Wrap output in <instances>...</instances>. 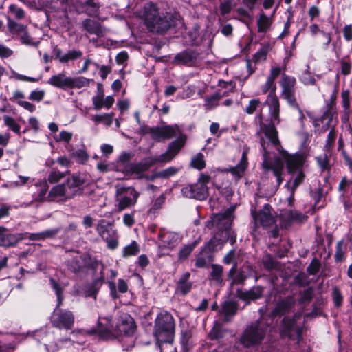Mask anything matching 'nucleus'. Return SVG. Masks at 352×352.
<instances>
[{
	"mask_svg": "<svg viewBox=\"0 0 352 352\" xmlns=\"http://www.w3.org/2000/svg\"><path fill=\"white\" fill-rule=\"evenodd\" d=\"M135 13L150 32L158 34H163L171 27L176 26L179 21V16L177 14L166 12L160 15L157 3L151 1L145 2Z\"/></svg>",
	"mask_w": 352,
	"mask_h": 352,
	"instance_id": "nucleus-1",
	"label": "nucleus"
},
{
	"mask_svg": "<svg viewBox=\"0 0 352 352\" xmlns=\"http://www.w3.org/2000/svg\"><path fill=\"white\" fill-rule=\"evenodd\" d=\"M87 181V176L85 174H72L64 183L52 187L49 192V197L52 199L60 198L61 200L72 199L82 193Z\"/></svg>",
	"mask_w": 352,
	"mask_h": 352,
	"instance_id": "nucleus-2",
	"label": "nucleus"
},
{
	"mask_svg": "<svg viewBox=\"0 0 352 352\" xmlns=\"http://www.w3.org/2000/svg\"><path fill=\"white\" fill-rule=\"evenodd\" d=\"M280 89V97L285 100L289 107L297 110L301 118H304L303 111L301 109L297 98L298 84L296 78L286 73L282 74L278 80Z\"/></svg>",
	"mask_w": 352,
	"mask_h": 352,
	"instance_id": "nucleus-3",
	"label": "nucleus"
},
{
	"mask_svg": "<svg viewBox=\"0 0 352 352\" xmlns=\"http://www.w3.org/2000/svg\"><path fill=\"white\" fill-rule=\"evenodd\" d=\"M175 331V321L173 316L166 311L158 314L154 328V335L159 343L173 342Z\"/></svg>",
	"mask_w": 352,
	"mask_h": 352,
	"instance_id": "nucleus-4",
	"label": "nucleus"
},
{
	"mask_svg": "<svg viewBox=\"0 0 352 352\" xmlns=\"http://www.w3.org/2000/svg\"><path fill=\"white\" fill-rule=\"evenodd\" d=\"M261 91L263 94H267L265 100L269 107V115H272L274 120L278 121V113L280 111L279 98L276 95V82L267 78L266 81L261 86Z\"/></svg>",
	"mask_w": 352,
	"mask_h": 352,
	"instance_id": "nucleus-5",
	"label": "nucleus"
},
{
	"mask_svg": "<svg viewBox=\"0 0 352 352\" xmlns=\"http://www.w3.org/2000/svg\"><path fill=\"white\" fill-rule=\"evenodd\" d=\"M140 193L133 186L117 187L116 201L118 211H122L135 206Z\"/></svg>",
	"mask_w": 352,
	"mask_h": 352,
	"instance_id": "nucleus-6",
	"label": "nucleus"
},
{
	"mask_svg": "<svg viewBox=\"0 0 352 352\" xmlns=\"http://www.w3.org/2000/svg\"><path fill=\"white\" fill-rule=\"evenodd\" d=\"M268 327L261 322H256L248 326L241 336V343L245 346L259 344L264 338Z\"/></svg>",
	"mask_w": 352,
	"mask_h": 352,
	"instance_id": "nucleus-7",
	"label": "nucleus"
},
{
	"mask_svg": "<svg viewBox=\"0 0 352 352\" xmlns=\"http://www.w3.org/2000/svg\"><path fill=\"white\" fill-rule=\"evenodd\" d=\"M137 330L134 318L128 313L119 311L116 319V339L133 336Z\"/></svg>",
	"mask_w": 352,
	"mask_h": 352,
	"instance_id": "nucleus-8",
	"label": "nucleus"
},
{
	"mask_svg": "<svg viewBox=\"0 0 352 352\" xmlns=\"http://www.w3.org/2000/svg\"><path fill=\"white\" fill-rule=\"evenodd\" d=\"M96 231L102 239L107 243V248L115 250L118 246V234L114 229V221L100 219L96 226Z\"/></svg>",
	"mask_w": 352,
	"mask_h": 352,
	"instance_id": "nucleus-9",
	"label": "nucleus"
},
{
	"mask_svg": "<svg viewBox=\"0 0 352 352\" xmlns=\"http://www.w3.org/2000/svg\"><path fill=\"white\" fill-rule=\"evenodd\" d=\"M91 333L96 334L100 338L105 340L116 339V324L111 315L100 316L96 327Z\"/></svg>",
	"mask_w": 352,
	"mask_h": 352,
	"instance_id": "nucleus-10",
	"label": "nucleus"
},
{
	"mask_svg": "<svg viewBox=\"0 0 352 352\" xmlns=\"http://www.w3.org/2000/svg\"><path fill=\"white\" fill-rule=\"evenodd\" d=\"M75 316L72 311L61 307H56L50 317L52 327L59 329L70 330L73 328Z\"/></svg>",
	"mask_w": 352,
	"mask_h": 352,
	"instance_id": "nucleus-11",
	"label": "nucleus"
},
{
	"mask_svg": "<svg viewBox=\"0 0 352 352\" xmlns=\"http://www.w3.org/2000/svg\"><path fill=\"white\" fill-rule=\"evenodd\" d=\"M49 83L63 89H80L89 85V80L82 76L71 78L67 77L63 74H59L52 76L49 80Z\"/></svg>",
	"mask_w": 352,
	"mask_h": 352,
	"instance_id": "nucleus-12",
	"label": "nucleus"
},
{
	"mask_svg": "<svg viewBox=\"0 0 352 352\" xmlns=\"http://www.w3.org/2000/svg\"><path fill=\"white\" fill-rule=\"evenodd\" d=\"M251 214L256 227L270 228L276 223V214L268 204H265L258 211L255 208L252 209Z\"/></svg>",
	"mask_w": 352,
	"mask_h": 352,
	"instance_id": "nucleus-13",
	"label": "nucleus"
},
{
	"mask_svg": "<svg viewBox=\"0 0 352 352\" xmlns=\"http://www.w3.org/2000/svg\"><path fill=\"white\" fill-rule=\"evenodd\" d=\"M261 146L263 149V161L262 166L265 171H272L276 178V185L280 186L283 181V173L284 169L283 162L279 157H276L273 160L268 157V152L265 148V142L261 141Z\"/></svg>",
	"mask_w": 352,
	"mask_h": 352,
	"instance_id": "nucleus-14",
	"label": "nucleus"
},
{
	"mask_svg": "<svg viewBox=\"0 0 352 352\" xmlns=\"http://www.w3.org/2000/svg\"><path fill=\"white\" fill-rule=\"evenodd\" d=\"M157 163L155 157L146 159L144 161L138 163H131L125 168L123 173L126 177L135 176L138 179L145 178L147 180V177H151V175H145V172Z\"/></svg>",
	"mask_w": 352,
	"mask_h": 352,
	"instance_id": "nucleus-15",
	"label": "nucleus"
},
{
	"mask_svg": "<svg viewBox=\"0 0 352 352\" xmlns=\"http://www.w3.org/2000/svg\"><path fill=\"white\" fill-rule=\"evenodd\" d=\"M203 58L201 54L192 49L185 50L175 55L173 63L177 65L187 67H198L201 64Z\"/></svg>",
	"mask_w": 352,
	"mask_h": 352,
	"instance_id": "nucleus-16",
	"label": "nucleus"
},
{
	"mask_svg": "<svg viewBox=\"0 0 352 352\" xmlns=\"http://www.w3.org/2000/svg\"><path fill=\"white\" fill-rule=\"evenodd\" d=\"M147 133L153 140L161 142L180 135L181 130L177 125H166L161 127H150L147 129Z\"/></svg>",
	"mask_w": 352,
	"mask_h": 352,
	"instance_id": "nucleus-17",
	"label": "nucleus"
},
{
	"mask_svg": "<svg viewBox=\"0 0 352 352\" xmlns=\"http://www.w3.org/2000/svg\"><path fill=\"white\" fill-rule=\"evenodd\" d=\"M178 135L179 137L169 144L166 152L155 157L157 163L171 161L183 148L186 142V136L182 133Z\"/></svg>",
	"mask_w": 352,
	"mask_h": 352,
	"instance_id": "nucleus-18",
	"label": "nucleus"
},
{
	"mask_svg": "<svg viewBox=\"0 0 352 352\" xmlns=\"http://www.w3.org/2000/svg\"><path fill=\"white\" fill-rule=\"evenodd\" d=\"M334 109H332V104H327L321 116L317 117L314 120V126L320 133L326 132L331 125L335 114Z\"/></svg>",
	"mask_w": 352,
	"mask_h": 352,
	"instance_id": "nucleus-19",
	"label": "nucleus"
},
{
	"mask_svg": "<svg viewBox=\"0 0 352 352\" xmlns=\"http://www.w3.org/2000/svg\"><path fill=\"white\" fill-rule=\"evenodd\" d=\"M182 192L186 197L204 200L208 197V186H204L203 184L197 182L183 187Z\"/></svg>",
	"mask_w": 352,
	"mask_h": 352,
	"instance_id": "nucleus-20",
	"label": "nucleus"
},
{
	"mask_svg": "<svg viewBox=\"0 0 352 352\" xmlns=\"http://www.w3.org/2000/svg\"><path fill=\"white\" fill-rule=\"evenodd\" d=\"M307 218V215L298 210H285L280 214L282 226L285 228L290 227L294 223H302Z\"/></svg>",
	"mask_w": 352,
	"mask_h": 352,
	"instance_id": "nucleus-21",
	"label": "nucleus"
},
{
	"mask_svg": "<svg viewBox=\"0 0 352 352\" xmlns=\"http://www.w3.org/2000/svg\"><path fill=\"white\" fill-rule=\"evenodd\" d=\"M232 222L231 212L228 211L224 213L214 214L211 219L212 227L225 232H230Z\"/></svg>",
	"mask_w": 352,
	"mask_h": 352,
	"instance_id": "nucleus-22",
	"label": "nucleus"
},
{
	"mask_svg": "<svg viewBox=\"0 0 352 352\" xmlns=\"http://www.w3.org/2000/svg\"><path fill=\"white\" fill-rule=\"evenodd\" d=\"M270 116V123L266 124H263L261 126V129L265 137L267 138L271 143L275 146H279L280 142L278 137V131L276 129V125L279 124L280 122V113H278V121L274 120L272 115Z\"/></svg>",
	"mask_w": 352,
	"mask_h": 352,
	"instance_id": "nucleus-23",
	"label": "nucleus"
},
{
	"mask_svg": "<svg viewBox=\"0 0 352 352\" xmlns=\"http://www.w3.org/2000/svg\"><path fill=\"white\" fill-rule=\"evenodd\" d=\"M300 317V314H294L292 318L287 316L284 317L281 322L280 336L283 337H288L292 338V332L296 331L298 336H300L301 330L300 329H296V320Z\"/></svg>",
	"mask_w": 352,
	"mask_h": 352,
	"instance_id": "nucleus-24",
	"label": "nucleus"
},
{
	"mask_svg": "<svg viewBox=\"0 0 352 352\" xmlns=\"http://www.w3.org/2000/svg\"><path fill=\"white\" fill-rule=\"evenodd\" d=\"M295 304L296 300L294 296H287L278 300L273 310V314L276 316H284L293 311Z\"/></svg>",
	"mask_w": 352,
	"mask_h": 352,
	"instance_id": "nucleus-25",
	"label": "nucleus"
},
{
	"mask_svg": "<svg viewBox=\"0 0 352 352\" xmlns=\"http://www.w3.org/2000/svg\"><path fill=\"white\" fill-rule=\"evenodd\" d=\"M264 292V287L260 285L254 286L249 290H243L238 289L236 290V296L247 302H250L252 300H256L261 298L263 296Z\"/></svg>",
	"mask_w": 352,
	"mask_h": 352,
	"instance_id": "nucleus-26",
	"label": "nucleus"
},
{
	"mask_svg": "<svg viewBox=\"0 0 352 352\" xmlns=\"http://www.w3.org/2000/svg\"><path fill=\"white\" fill-rule=\"evenodd\" d=\"M114 98L111 96H108L104 98V94L103 89L98 86V94L92 98V103L94 108L96 110H100L102 108L110 109L114 104Z\"/></svg>",
	"mask_w": 352,
	"mask_h": 352,
	"instance_id": "nucleus-27",
	"label": "nucleus"
},
{
	"mask_svg": "<svg viewBox=\"0 0 352 352\" xmlns=\"http://www.w3.org/2000/svg\"><path fill=\"white\" fill-rule=\"evenodd\" d=\"M191 274L189 272H186L176 282L175 294L182 296H186L192 289L193 283L190 280Z\"/></svg>",
	"mask_w": 352,
	"mask_h": 352,
	"instance_id": "nucleus-28",
	"label": "nucleus"
},
{
	"mask_svg": "<svg viewBox=\"0 0 352 352\" xmlns=\"http://www.w3.org/2000/svg\"><path fill=\"white\" fill-rule=\"evenodd\" d=\"M158 238L164 248L173 249L176 247L179 242V235L175 232L166 231L165 230H160Z\"/></svg>",
	"mask_w": 352,
	"mask_h": 352,
	"instance_id": "nucleus-29",
	"label": "nucleus"
},
{
	"mask_svg": "<svg viewBox=\"0 0 352 352\" xmlns=\"http://www.w3.org/2000/svg\"><path fill=\"white\" fill-rule=\"evenodd\" d=\"M21 239L18 234L12 233L8 229L0 226V246L11 247L16 245Z\"/></svg>",
	"mask_w": 352,
	"mask_h": 352,
	"instance_id": "nucleus-30",
	"label": "nucleus"
},
{
	"mask_svg": "<svg viewBox=\"0 0 352 352\" xmlns=\"http://www.w3.org/2000/svg\"><path fill=\"white\" fill-rule=\"evenodd\" d=\"M212 241L204 248L197 255L195 261V266L199 268L207 267L213 261L214 257L211 252Z\"/></svg>",
	"mask_w": 352,
	"mask_h": 352,
	"instance_id": "nucleus-31",
	"label": "nucleus"
},
{
	"mask_svg": "<svg viewBox=\"0 0 352 352\" xmlns=\"http://www.w3.org/2000/svg\"><path fill=\"white\" fill-rule=\"evenodd\" d=\"M285 162L289 174H294L296 172L302 170L304 158L301 155H289L285 157Z\"/></svg>",
	"mask_w": 352,
	"mask_h": 352,
	"instance_id": "nucleus-32",
	"label": "nucleus"
},
{
	"mask_svg": "<svg viewBox=\"0 0 352 352\" xmlns=\"http://www.w3.org/2000/svg\"><path fill=\"white\" fill-rule=\"evenodd\" d=\"M249 152V148H245L242 153L241 158L239 163L234 166L231 167L228 171L236 179H239L241 178L245 171L246 170L248 166V153Z\"/></svg>",
	"mask_w": 352,
	"mask_h": 352,
	"instance_id": "nucleus-33",
	"label": "nucleus"
},
{
	"mask_svg": "<svg viewBox=\"0 0 352 352\" xmlns=\"http://www.w3.org/2000/svg\"><path fill=\"white\" fill-rule=\"evenodd\" d=\"M249 152V148H245L242 153L241 158L239 163L234 166L231 167L228 171L236 179H239L241 178L245 171L246 170L248 166V153Z\"/></svg>",
	"mask_w": 352,
	"mask_h": 352,
	"instance_id": "nucleus-34",
	"label": "nucleus"
},
{
	"mask_svg": "<svg viewBox=\"0 0 352 352\" xmlns=\"http://www.w3.org/2000/svg\"><path fill=\"white\" fill-rule=\"evenodd\" d=\"M229 95V91L218 89L214 94L210 96L204 98V107L206 111H210L219 104V101L224 97Z\"/></svg>",
	"mask_w": 352,
	"mask_h": 352,
	"instance_id": "nucleus-35",
	"label": "nucleus"
},
{
	"mask_svg": "<svg viewBox=\"0 0 352 352\" xmlns=\"http://www.w3.org/2000/svg\"><path fill=\"white\" fill-rule=\"evenodd\" d=\"M243 111L248 115L258 113V117L261 121L262 120L263 104L259 98L251 99Z\"/></svg>",
	"mask_w": 352,
	"mask_h": 352,
	"instance_id": "nucleus-36",
	"label": "nucleus"
},
{
	"mask_svg": "<svg viewBox=\"0 0 352 352\" xmlns=\"http://www.w3.org/2000/svg\"><path fill=\"white\" fill-rule=\"evenodd\" d=\"M82 26L84 30L90 34H95L98 37L102 35L101 25L100 23L96 21L86 19L82 22Z\"/></svg>",
	"mask_w": 352,
	"mask_h": 352,
	"instance_id": "nucleus-37",
	"label": "nucleus"
},
{
	"mask_svg": "<svg viewBox=\"0 0 352 352\" xmlns=\"http://www.w3.org/2000/svg\"><path fill=\"white\" fill-rule=\"evenodd\" d=\"M228 277L232 278V285H243L247 279L244 272H237V263H234L230 270Z\"/></svg>",
	"mask_w": 352,
	"mask_h": 352,
	"instance_id": "nucleus-38",
	"label": "nucleus"
},
{
	"mask_svg": "<svg viewBox=\"0 0 352 352\" xmlns=\"http://www.w3.org/2000/svg\"><path fill=\"white\" fill-rule=\"evenodd\" d=\"M338 191L341 193L344 199L351 197L352 179H349L346 177H342L339 184Z\"/></svg>",
	"mask_w": 352,
	"mask_h": 352,
	"instance_id": "nucleus-39",
	"label": "nucleus"
},
{
	"mask_svg": "<svg viewBox=\"0 0 352 352\" xmlns=\"http://www.w3.org/2000/svg\"><path fill=\"white\" fill-rule=\"evenodd\" d=\"M272 47V45L270 43L263 44L261 47L253 55L252 61L254 63L265 61Z\"/></svg>",
	"mask_w": 352,
	"mask_h": 352,
	"instance_id": "nucleus-40",
	"label": "nucleus"
},
{
	"mask_svg": "<svg viewBox=\"0 0 352 352\" xmlns=\"http://www.w3.org/2000/svg\"><path fill=\"white\" fill-rule=\"evenodd\" d=\"M82 52L80 50H72L68 53L62 54L60 50H58L56 52V56L58 58L59 61L62 63H67L69 60H74L81 57Z\"/></svg>",
	"mask_w": 352,
	"mask_h": 352,
	"instance_id": "nucleus-41",
	"label": "nucleus"
},
{
	"mask_svg": "<svg viewBox=\"0 0 352 352\" xmlns=\"http://www.w3.org/2000/svg\"><path fill=\"white\" fill-rule=\"evenodd\" d=\"M311 196L314 200V209L318 210L324 207V201L322 204L320 202L324 198V189L320 186L312 189L311 190Z\"/></svg>",
	"mask_w": 352,
	"mask_h": 352,
	"instance_id": "nucleus-42",
	"label": "nucleus"
},
{
	"mask_svg": "<svg viewBox=\"0 0 352 352\" xmlns=\"http://www.w3.org/2000/svg\"><path fill=\"white\" fill-rule=\"evenodd\" d=\"M346 250V245L343 240L339 241L337 243L334 255V259L336 263H341L345 261Z\"/></svg>",
	"mask_w": 352,
	"mask_h": 352,
	"instance_id": "nucleus-43",
	"label": "nucleus"
},
{
	"mask_svg": "<svg viewBox=\"0 0 352 352\" xmlns=\"http://www.w3.org/2000/svg\"><path fill=\"white\" fill-rule=\"evenodd\" d=\"M140 251V248L139 244L135 241H133L130 244L123 248L122 256L124 258L134 256L138 255Z\"/></svg>",
	"mask_w": 352,
	"mask_h": 352,
	"instance_id": "nucleus-44",
	"label": "nucleus"
},
{
	"mask_svg": "<svg viewBox=\"0 0 352 352\" xmlns=\"http://www.w3.org/2000/svg\"><path fill=\"white\" fill-rule=\"evenodd\" d=\"M113 113L94 115L91 116V120L94 122L95 124L96 125L99 124L100 123H103L106 126H109L113 122Z\"/></svg>",
	"mask_w": 352,
	"mask_h": 352,
	"instance_id": "nucleus-45",
	"label": "nucleus"
},
{
	"mask_svg": "<svg viewBox=\"0 0 352 352\" xmlns=\"http://www.w3.org/2000/svg\"><path fill=\"white\" fill-rule=\"evenodd\" d=\"M178 172V169L175 167L171 166L159 173H156L147 177V180L153 181L156 178H168L173 176Z\"/></svg>",
	"mask_w": 352,
	"mask_h": 352,
	"instance_id": "nucleus-46",
	"label": "nucleus"
},
{
	"mask_svg": "<svg viewBox=\"0 0 352 352\" xmlns=\"http://www.w3.org/2000/svg\"><path fill=\"white\" fill-rule=\"evenodd\" d=\"M292 175V179L289 182V189H292L293 191L296 190L297 188L304 182L305 178V175L303 170H300L296 172L294 174H291Z\"/></svg>",
	"mask_w": 352,
	"mask_h": 352,
	"instance_id": "nucleus-47",
	"label": "nucleus"
},
{
	"mask_svg": "<svg viewBox=\"0 0 352 352\" xmlns=\"http://www.w3.org/2000/svg\"><path fill=\"white\" fill-rule=\"evenodd\" d=\"M337 138V131L335 127H332L329 131L324 145V151L331 153L334 146L336 140Z\"/></svg>",
	"mask_w": 352,
	"mask_h": 352,
	"instance_id": "nucleus-48",
	"label": "nucleus"
},
{
	"mask_svg": "<svg viewBox=\"0 0 352 352\" xmlns=\"http://www.w3.org/2000/svg\"><path fill=\"white\" fill-rule=\"evenodd\" d=\"M8 27L11 34L20 36L26 30V26L18 23L13 20H9Z\"/></svg>",
	"mask_w": 352,
	"mask_h": 352,
	"instance_id": "nucleus-49",
	"label": "nucleus"
},
{
	"mask_svg": "<svg viewBox=\"0 0 352 352\" xmlns=\"http://www.w3.org/2000/svg\"><path fill=\"white\" fill-rule=\"evenodd\" d=\"M190 166L199 170H203L206 167V162L204 160V155L201 153H198L191 159Z\"/></svg>",
	"mask_w": 352,
	"mask_h": 352,
	"instance_id": "nucleus-50",
	"label": "nucleus"
},
{
	"mask_svg": "<svg viewBox=\"0 0 352 352\" xmlns=\"http://www.w3.org/2000/svg\"><path fill=\"white\" fill-rule=\"evenodd\" d=\"M238 305L233 301H226L222 305V311L226 317L234 316L237 311Z\"/></svg>",
	"mask_w": 352,
	"mask_h": 352,
	"instance_id": "nucleus-51",
	"label": "nucleus"
},
{
	"mask_svg": "<svg viewBox=\"0 0 352 352\" xmlns=\"http://www.w3.org/2000/svg\"><path fill=\"white\" fill-rule=\"evenodd\" d=\"M69 171L62 173L57 169H53L48 175L47 182L50 184H54L58 183L62 179L65 177L67 174H69Z\"/></svg>",
	"mask_w": 352,
	"mask_h": 352,
	"instance_id": "nucleus-52",
	"label": "nucleus"
},
{
	"mask_svg": "<svg viewBox=\"0 0 352 352\" xmlns=\"http://www.w3.org/2000/svg\"><path fill=\"white\" fill-rule=\"evenodd\" d=\"M197 243L196 241L184 245L179 252L178 258L180 261L186 260L194 249L196 248Z\"/></svg>",
	"mask_w": 352,
	"mask_h": 352,
	"instance_id": "nucleus-53",
	"label": "nucleus"
},
{
	"mask_svg": "<svg viewBox=\"0 0 352 352\" xmlns=\"http://www.w3.org/2000/svg\"><path fill=\"white\" fill-rule=\"evenodd\" d=\"M87 7L86 13L91 16H97L100 8L99 3L95 2L94 0H87L85 3Z\"/></svg>",
	"mask_w": 352,
	"mask_h": 352,
	"instance_id": "nucleus-54",
	"label": "nucleus"
},
{
	"mask_svg": "<svg viewBox=\"0 0 352 352\" xmlns=\"http://www.w3.org/2000/svg\"><path fill=\"white\" fill-rule=\"evenodd\" d=\"M257 25L259 32H265L271 25L270 18L264 13H261L258 19Z\"/></svg>",
	"mask_w": 352,
	"mask_h": 352,
	"instance_id": "nucleus-55",
	"label": "nucleus"
},
{
	"mask_svg": "<svg viewBox=\"0 0 352 352\" xmlns=\"http://www.w3.org/2000/svg\"><path fill=\"white\" fill-rule=\"evenodd\" d=\"M131 158V155L129 153H123L119 157L118 164H117V168L118 170H120L122 173L124 172L125 168L129 164H131L130 160Z\"/></svg>",
	"mask_w": 352,
	"mask_h": 352,
	"instance_id": "nucleus-56",
	"label": "nucleus"
},
{
	"mask_svg": "<svg viewBox=\"0 0 352 352\" xmlns=\"http://www.w3.org/2000/svg\"><path fill=\"white\" fill-rule=\"evenodd\" d=\"M58 229L47 230L40 233L32 234L30 239L32 240H43L47 238H52L58 232Z\"/></svg>",
	"mask_w": 352,
	"mask_h": 352,
	"instance_id": "nucleus-57",
	"label": "nucleus"
},
{
	"mask_svg": "<svg viewBox=\"0 0 352 352\" xmlns=\"http://www.w3.org/2000/svg\"><path fill=\"white\" fill-rule=\"evenodd\" d=\"M211 267V279L214 280L216 283H221L222 282L223 267L219 265L212 264Z\"/></svg>",
	"mask_w": 352,
	"mask_h": 352,
	"instance_id": "nucleus-58",
	"label": "nucleus"
},
{
	"mask_svg": "<svg viewBox=\"0 0 352 352\" xmlns=\"http://www.w3.org/2000/svg\"><path fill=\"white\" fill-rule=\"evenodd\" d=\"M3 121L4 124L8 126L13 132L20 135L21 126L13 118L8 116H5L3 117Z\"/></svg>",
	"mask_w": 352,
	"mask_h": 352,
	"instance_id": "nucleus-59",
	"label": "nucleus"
},
{
	"mask_svg": "<svg viewBox=\"0 0 352 352\" xmlns=\"http://www.w3.org/2000/svg\"><path fill=\"white\" fill-rule=\"evenodd\" d=\"M286 66L280 67L279 65L272 66L270 68V74L267 78L275 82L276 79L283 73H285Z\"/></svg>",
	"mask_w": 352,
	"mask_h": 352,
	"instance_id": "nucleus-60",
	"label": "nucleus"
},
{
	"mask_svg": "<svg viewBox=\"0 0 352 352\" xmlns=\"http://www.w3.org/2000/svg\"><path fill=\"white\" fill-rule=\"evenodd\" d=\"M332 299L335 307H340L342 305L344 298L338 287H334L332 289Z\"/></svg>",
	"mask_w": 352,
	"mask_h": 352,
	"instance_id": "nucleus-61",
	"label": "nucleus"
},
{
	"mask_svg": "<svg viewBox=\"0 0 352 352\" xmlns=\"http://www.w3.org/2000/svg\"><path fill=\"white\" fill-rule=\"evenodd\" d=\"M166 200V197L164 195H161L159 197H157L152 204L151 208L148 210V212L151 214H155L158 212V211L162 208Z\"/></svg>",
	"mask_w": 352,
	"mask_h": 352,
	"instance_id": "nucleus-62",
	"label": "nucleus"
},
{
	"mask_svg": "<svg viewBox=\"0 0 352 352\" xmlns=\"http://www.w3.org/2000/svg\"><path fill=\"white\" fill-rule=\"evenodd\" d=\"M314 296V290L311 287H309L300 293V298L298 299L299 304L309 303Z\"/></svg>",
	"mask_w": 352,
	"mask_h": 352,
	"instance_id": "nucleus-63",
	"label": "nucleus"
},
{
	"mask_svg": "<svg viewBox=\"0 0 352 352\" xmlns=\"http://www.w3.org/2000/svg\"><path fill=\"white\" fill-rule=\"evenodd\" d=\"M316 161L322 170H330L331 164L329 157L327 154L324 155L318 156L316 158Z\"/></svg>",
	"mask_w": 352,
	"mask_h": 352,
	"instance_id": "nucleus-64",
	"label": "nucleus"
}]
</instances>
